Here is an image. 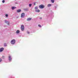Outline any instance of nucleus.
<instances>
[{
	"mask_svg": "<svg viewBox=\"0 0 78 78\" xmlns=\"http://www.w3.org/2000/svg\"><path fill=\"white\" fill-rule=\"evenodd\" d=\"M4 46H6V44L5 43V44H4Z\"/></svg>",
	"mask_w": 78,
	"mask_h": 78,
	"instance_id": "obj_22",
	"label": "nucleus"
},
{
	"mask_svg": "<svg viewBox=\"0 0 78 78\" xmlns=\"http://www.w3.org/2000/svg\"><path fill=\"white\" fill-rule=\"evenodd\" d=\"M38 26V27H40V28H41V25L40 24H39Z\"/></svg>",
	"mask_w": 78,
	"mask_h": 78,
	"instance_id": "obj_16",
	"label": "nucleus"
},
{
	"mask_svg": "<svg viewBox=\"0 0 78 78\" xmlns=\"http://www.w3.org/2000/svg\"><path fill=\"white\" fill-rule=\"evenodd\" d=\"M11 59H12V58H11V56L10 55L9 56V61H11Z\"/></svg>",
	"mask_w": 78,
	"mask_h": 78,
	"instance_id": "obj_6",
	"label": "nucleus"
},
{
	"mask_svg": "<svg viewBox=\"0 0 78 78\" xmlns=\"http://www.w3.org/2000/svg\"><path fill=\"white\" fill-rule=\"evenodd\" d=\"M2 2V3H5V0H3Z\"/></svg>",
	"mask_w": 78,
	"mask_h": 78,
	"instance_id": "obj_23",
	"label": "nucleus"
},
{
	"mask_svg": "<svg viewBox=\"0 0 78 78\" xmlns=\"http://www.w3.org/2000/svg\"><path fill=\"white\" fill-rule=\"evenodd\" d=\"M32 19L31 18H28L27 19V21H30V20H31Z\"/></svg>",
	"mask_w": 78,
	"mask_h": 78,
	"instance_id": "obj_7",
	"label": "nucleus"
},
{
	"mask_svg": "<svg viewBox=\"0 0 78 78\" xmlns=\"http://www.w3.org/2000/svg\"><path fill=\"white\" fill-rule=\"evenodd\" d=\"M52 3H54L55 2V0H51Z\"/></svg>",
	"mask_w": 78,
	"mask_h": 78,
	"instance_id": "obj_14",
	"label": "nucleus"
},
{
	"mask_svg": "<svg viewBox=\"0 0 78 78\" xmlns=\"http://www.w3.org/2000/svg\"><path fill=\"white\" fill-rule=\"evenodd\" d=\"M27 33H28V34H30V32L29 31H27Z\"/></svg>",
	"mask_w": 78,
	"mask_h": 78,
	"instance_id": "obj_20",
	"label": "nucleus"
},
{
	"mask_svg": "<svg viewBox=\"0 0 78 78\" xmlns=\"http://www.w3.org/2000/svg\"><path fill=\"white\" fill-rule=\"evenodd\" d=\"M11 44H14L16 43V41L14 39L12 40L10 42Z\"/></svg>",
	"mask_w": 78,
	"mask_h": 78,
	"instance_id": "obj_1",
	"label": "nucleus"
},
{
	"mask_svg": "<svg viewBox=\"0 0 78 78\" xmlns=\"http://www.w3.org/2000/svg\"><path fill=\"white\" fill-rule=\"evenodd\" d=\"M6 23H7V25H9V22L8 21L6 22Z\"/></svg>",
	"mask_w": 78,
	"mask_h": 78,
	"instance_id": "obj_13",
	"label": "nucleus"
},
{
	"mask_svg": "<svg viewBox=\"0 0 78 78\" xmlns=\"http://www.w3.org/2000/svg\"><path fill=\"white\" fill-rule=\"evenodd\" d=\"M4 50V48H0V52H2Z\"/></svg>",
	"mask_w": 78,
	"mask_h": 78,
	"instance_id": "obj_5",
	"label": "nucleus"
},
{
	"mask_svg": "<svg viewBox=\"0 0 78 78\" xmlns=\"http://www.w3.org/2000/svg\"><path fill=\"white\" fill-rule=\"evenodd\" d=\"M21 29L22 31H23V30H24V25H21Z\"/></svg>",
	"mask_w": 78,
	"mask_h": 78,
	"instance_id": "obj_3",
	"label": "nucleus"
},
{
	"mask_svg": "<svg viewBox=\"0 0 78 78\" xmlns=\"http://www.w3.org/2000/svg\"><path fill=\"white\" fill-rule=\"evenodd\" d=\"M15 8H16V7H12V10H14V9H15Z\"/></svg>",
	"mask_w": 78,
	"mask_h": 78,
	"instance_id": "obj_11",
	"label": "nucleus"
},
{
	"mask_svg": "<svg viewBox=\"0 0 78 78\" xmlns=\"http://www.w3.org/2000/svg\"><path fill=\"white\" fill-rule=\"evenodd\" d=\"M34 5H36V3L35 2V3H34Z\"/></svg>",
	"mask_w": 78,
	"mask_h": 78,
	"instance_id": "obj_24",
	"label": "nucleus"
},
{
	"mask_svg": "<svg viewBox=\"0 0 78 78\" xmlns=\"http://www.w3.org/2000/svg\"><path fill=\"white\" fill-rule=\"evenodd\" d=\"M2 58H0V62H2Z\"/></svg>",
	"mask_w": 78,
	"mask_h": 78,
	"instance_id": "obj_18",
	"label": "nucleus"
},
{
	"mask_svg": "<svg viewBox=\"0 0 78 78\" xmlns=\"http://www.w3.org/2000/svg\"><path fill=\"white\" fill-rule=\"evenodd\" d=\"M35 9H38L37 7H36L35 8Z\"/></svg>",
	"mask_w": 78,
	"mask_h": 78,
	"instance_id": "obj_17",
	"label": "nucleus"
},
{
	"mask_svg": "<svg viewBox=\"0 0 78 78\" xmlns=\"http://www.w3.org/2000/svg\"><path fill=\"white\" fill-rule=\"evenodd\" d=\"M40 19H42V18H41V17L40 18Z\"/></svg>",
	"mask_w": 78,
	"mask_h": 78,
	"instance_id": "obj_25",
	"label": "nucleus"
},
{
	"mask_svg": "<svg viewBox=\"0 0 78 78\" xmlns=\"http://www.w3.org/2000/svg\"><path fill=\"white\" fill-rule=\"evenodd\" d=\"M5 16L6 17H8V15H7V14Z\"/></svg>",
	"mask_w": 78,
	"mask_h": 78,
	"instance_id": "obj_21",
	"label": "nucleus"
},
{
	"mask_svg": "<svg viewBox=\"0 0 78 78\" xmlns=\"http://www.w3.org/2000/svg\"><path fill=\"white\" fill-rule=\"evenodd\" d=\"M2 58L3 59H4L5 58V56H3L2 57Z\"/></svg>",
	"mask_w": 78,
	"mask_h": 78,
	"instance_id": "obj_19",
	"label": "nucleus"
},
{
	"mask_svg": "<svg viewBox=\"0 0 78 78\" xmlns=\"http://www.w3.org/2000/svg\"><path fill=\"white\" fill-rule=\"evenodd\" d=\"M40 8H41V9H42L43 8H44V7H45V6L44 5L41 4L39 6Z\"/></svg>",
	"mask_w": 78,
	"mask_h": 78,
	"instance_id": "obj_2",
	"label": "nucleus"
},
{
	"mask_svg": "<svg viewBox=\"0 0 78 78\" xmlns=\"http://www.w3.org/2000/svg\"><path fill=\"white\" fill-rule=\"evenodd\" d=\"M51 6V4H49L48 5V7H50V6Z\"/></svg>",
	"mask_w": 78,
	"mask_h": 78,
	"instance_id": "obj_9",
	"label": "nucleus"
},
{
	"mask_svg": "<svg viewBox=\"0 0 78 78\" xmlns=\"http://www.w3.org/2000/svg\"><path fill=\"white\" fill-rule=\"evenodd\" d=\"M21 17L22 18L24 17H25V13H22L21 14Z\"/></svg>",
	"mask_w": 78,
	"mask_h": 78,
	"instance_id": "obj_4",
	"label": "nucleus"
},
{
	"mask_svg": "<svg viewBox=\"0 0 78 78\" xmlns=\"http://www.w3.org/2000/svg\"><path fill=\"white\" fill-rule=\"evenodd\" d=\"M20 33V31L19 30H16V33L18 34V33Z\"/></svg>",
	"mask_w": 78,
	"mask_h": 78,
	"instance_id": "obj_8",
	"label": "nucleus"
},
{
	"mask_svg": "<svg viewBox=\"0 0 78 78\" xmlns=\"http://www.w3.org/2000/svg\"><path fill=\"white\" fill-rule=\"evenodd\" d=\"M36 12H40V10L39 9H37L36 10Z\"/></svg>",
	"mask_w": 78,
	"mask_h": 78,
	"instance_id": "obj_10",
	"label": "nucleus"
},
{
	"mask_svg": "<svg viewBox=\"0 0 78 78\" xmlns=\"http://www.w3.org/2000/svg\"><path fill=\"white\" fill-rule=\"evenodd\" d=\"M21 11V10L20 9H18L17 10V12H19Z\"/></svg>",
	"mask_w": 78,
	"mask_h": 78,
	"instance_id": "obj_12",
	"label": "nucleus"
},
{
	"mask_svg": "<svg viewBox=\"0 0 78 78\" xmlns=\"http://www.w3.org/2000/svg\"><path fill=\"white\" fill-rule=\"evenodd\" d=\"M32 5L31 4H29V6L30 7H31V5Z\"/></svg>",
	"mask_w": 78,
	"mask_h": 78,
	"instance_id": "obj_15",
	"label": "nucleus"
}]
</instances>
